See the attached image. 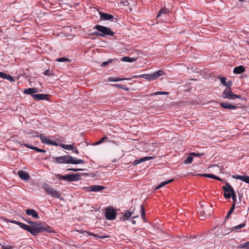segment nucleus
I'll use <instances>...</instances> for the list:
<instances>
[{
  "label": "nucleus",
  "mask_w": 249,
  "mask_h": 249,
  "mask_svg": "<svg viewBox=\"0 0 249 249\" xmlns=\"http://www.w3.org/2000/svg\"><path fill=\"white\" fill-rule=\"evenodd\" d=\"M29 223L31 224L29 232L34 236L47 230V229L39 222H29Z\"/></svg>",
  "instance_id": "1"
},
{
  "label": "nucleus",
  "mask_w": 249,
  "mask_h": 249,
  "mask_svg": "<svg viewBox=\"0 0 249 249\" xmlns=\"http://www.w3.org/2000/svg\"><path fill=\"white\" fill-rule=\"evenodd\" d=\"M93 29H96L98 31L101 33H99L98 32H95L94 33L95 35H98L101 36H113L114 35V32H112L110 28L105 26L97 25L94 27Z\"/></svg>",
  "instance_id": "2"
},
{
  "label": "nucleus",
  "mask_w": 249,
  "mask_h": 249,
  "mask_svg": "<svg viewBox=\"0 0 249 249\" xmlns=\"http://www.w3.org/2000/svg\"><path fill=\"white\" fill-rule=\"evenodd\" d=\"M43 189L48 195L51 196L52 197L57 198H60L61 197V194L59 192L47 184H44Z\"/></svg>",
  "instance_id": "3"
},
{
  "label": "nucleus",
  "mask_w": 249,
  "mask_h": 249,
  "mask_svg": "<svg viewBox=\"0 0 249 249\" xmlns=\"http://www.w3.org/2000/svg\"><path fill=\"white\" fill-rule=\"evenodd\" d=\"M222 97L224 99H228L230 100H234L236 98H241L240 95L233 93L231 91V88H226L222 93Z\"/></svg>",
  "instance_id": "4"
},
{
  "label": "nucleus",
  "mask_w": 249,
  "mask_h": 249,
  "mask_svg": "<svg viewBox=\"0 0 249 249\" xmlns=\"http://www.w3.org/2000/svg\"><path fill=\"white\" fill-rule=\"evenodd\" d=\"M56 177L58 179L68 181H77L80 179V176L78 174H69L65 176L57 175Z\"/></svg>",
  "instance_id": "5"
},
{
  "label": "nucleus",
  "mask_w": 249,
  "mask_h": 249,
  "mask_svg": "<svg viewBox=\"0 0 249 249\" xmlns=\"http://www.w3.org/2000/svg\"><path fill=\"white\" fill-rule=\"evenodd\" d=\"M105 216L107 219L115 220L116 217V210L112 207H107L106 209Z\"/></svg>",
  "instance_id": "6"
},
{
  "label": "nucleus",
  "mask_w": 249,
  "mask_h": 249,
  "mask_svg": "<svg viewBox=\"0 0 249 249\" xmlns=\"http://www.w3.org/2000/svg\"><path fill=\"white\" fill-rule=\"evenodd\" d=\"M222 189L224 191V196L227 199L231 198L232 194L235 192L233 188L229 183L226 184V186H223Z\"/></svg>",
  "instance_id": "7"
},
{
  "label": "nucleus",
  "mask_w": 249,
  "mask_h": 249,
  "mask_svg": "<svg viewBox=\"0 0 249 249\" xmlns=\"http://www.w3.org/2000/svg\"><path fill=\"white\" fill-rule=\"evenodd\" d=\"M41 142L45 144L57 146L58 143L55 142H53L51 140H50L48 137H47L45 134H40L39 136Z\"/></svg>",
  "instance_id": "8"
},
{
  "label": "nucleus",
  "mask_w": 249,
  "mask_h": 249,
  "mask_svg": "<svg viewBox=\"0 0 249 249\" xmlns=\"http://www.w3.org/2000/svg\"><path fill=\"white\" fill-rule=\"evenodd\" d=\"M70 159H71V156H63L55 158L54 160L58 163L69 164V162H70L69 161Z\"/></svg>",
  "instance_id": "9"
},
{
  "label": "nucleus",
  "mask_w": 249,
  "mask_h": 249,
  "mask_svg": "<svg viewBox=\"0 0 249 249\" xmlns=\"http://www.w3.org/2000/svg\"><path fill=\"white\" fill-rule=\"evenodd\" d=\"M84 189L88 192H100L105 189L104 187L100 185H91L89 187H84Z\"/></svg>",
  "instance_id": "10"
},
{
  "label": "nucleus",
  "mask_w": 249,
  "mask_h": 249,
  "mask_svg": "<svg viewBox=\"0 0 249 249\" xmlns=\"http://www.w3.org/2000/svg\"><path fill=\"white\" fill-rule=\"evenodd\" d=\"M100 19L101 20H111L113 18V15L107 13H103L102 12H99Z\"/></svg>",
  "instance_id": "11"
},
{
  "label": "nucleus",
  "mask_w": 249,
  "mask_h": 249,
  "mask_svg": "<svg viewBox=\"0 0 249 249\" xmlns=\"http://www.w3.org/2000/svg\"><path fill=\"white\" fill-rule=\"evenodd\" d=\"M219 104L221 107H222L223 108H224L225 109L233 110V109H235L237 108L236 106H235L233 105H231L228 103L223 102V103H219Z\"/></svg>",
  "instance_id": "12"
},
{
  "label": "nucleus",
  "mask_w": 249,
  "mask_h": 249,
  "mask_svg": "<svg viewBox=\"0 0 249 249\" xmlns=\"http://www.w3.org/2000/svg\"><path fill=\"white\" fill-rule=\"evenodd\" d=\"M233 178L240 179L243 181L249 184V176H241V175H233L232 177Z\"/></svg>",
  "instance_id": "13"
},
{
  "label": "nucleus",
  "mask_w": 249,
  "mask_h": 249,
  "mask_svg": "<svg viewBox=\"0 0 249 249\" xmlns=\"http://www.w3.org/2000/svg\"><path fill=\"white\" fill-rule=\"evenodd\" d=\"M154 159V157H143V158H140L139 159H136L134 161H133V164L135 165H136L142 162H143V161H146V160H152Z\"/></svg>",
  "instance_id": "14"
},
{
  "label": "nucleus",
  "mask_w": 249,
  "mask_h": 249,
  "mask_svg": "<svg viewBox=\"0 0 249 249\" xmlns=\"http://www.w3.org/2000/svg\"><path fill=\"white\" fill-rule=\"evenodd\" d=\"M32 97L35 100H43L47 99L48 95L46 94H37L32 95Z\"/></svg>",
  "instance_id": "15"
},
{
  "label": "nucleus",
  "mask_w": 249,
  "mask_h": 249,
  "mask_svg": "<svg viewBox=\"0 0 249 249\" xmlns=\"http://www.w3.org/2000/svg\"><path fill=\"white\" fill-rule=\"evenodd\" d=\"M38 92V89L36 88H29L24 90L23 93L26 94L35 95L34 93Z\"/></svg>",
  "instance_id": "16"
},
{
  "label": "nucleus",
  "mask_w": 249,
  "mask_h": 249,
  "mask_svg": "<svg viewBox=\"0 0 249 249\" xmlns=\"http://www.w3.org/2000/svg\"><path fill=\"white\" fill-rule=\"evenodd\" d=\"M164 74V71L162 70H159L155 71L153 73H151L152 80H154L157 79L160 76Z\"/></svg>",
  "instance_id": "17"
},
{
  "label": "nucleus",
  "mask_w": 249,
  "mask_h": 249,
  "mask_svg": "<svg viewBox=\"0 0 249 249\" xmlns=\"http://www.w3.org/2000/svg\"><path fill=\"white\" fill-rule=\"evenodd\" d=\"M26 213L28 215H31L36 218H38L37 213L34 209H27L26 210Z\"/></svg>",
  "instance_id": "18"
},
{
  "label": "nucleus",
  "mask_w": 249,
  "mask_h": 249,
  "mask_svg": "<svg viewBox=\"0 0 249 249\" xmlns=\"http://www.w3.org/2000/svg\"><path fill=\"white\" fill-rule=\"evenodd\" d=\"M0 77L4 79H7L11 82L14 81V78L11 75L7 74L3 72L0 71Z\"/></svg>",
  "instance_id": "19"
},
{
  "label": "nucleus",
  "mask_w": 249,
  "mask_h": 249,
  "mask_svg": "<svg viewBox=\"0 0 249 249\" xmlns=\"http://www.w3.org/2000/svg\"><path fill=\"white\" fill-rule=\"evenodd\" d=\"M71 159H70L69 163L71 164H84L85 163V161L81 159H77L76 158H73L72 156H71Z\"/></svg>",
  "instance_id": "20"
},
{
  "label": "nucleus",
  "mask_w": 249,
  "mask_h": 249,
  "mask_svg": "<svg viewBox=\"0 0 249 249\" xmlns=\"http://www.w3.org/2000/svg\"><path fill=\"white\" fill-rule=\"evenodd\" d=\"M170 12V11L168 9L166 8H163L160 11L159 13L157 15V18H159L160 17H161L162 16L164 17L165 15H166L167 14H169Z\"/></svg>",
  "instance_id": "21"
},
{
  "label": "nucleus",
  "mask_w": 249,
  "mask_h": 249,
  "mask_svg": "<svg viewBox=\"0 0 249 249\" xmlns=\"http://www.w3.org/2000/svg\"><path fill=\"white\" fill-rule=\"evenodd\" d=\"M18 175L20 178L25 180L28 179L29 178L28 174L25 171H19L18 172Z\"/></svg>",
  "instance_id": "22"
},
{
  "label": "nucleus",
  "mask_w": 249,
  "mask_h": 249,
  "mask_svg": "<svg viewBox=\"0 0 249 249\" xmlns=\"http://www.w3.org/2000/svg\"><path fill=\"white\" fill-rule=\"evenodd\" d=\"M245 71V69L243 66L236 67L233 69V72L235 74H240Z\"/></svg>",
  "instance_id": "23"
},
{
  "label": "nucleus",
  "mask_w": 249,
  "mask_h": 249,
  "mask_svg": "<svg viewBox=\"0 0 249 249\" xmlns=\"http://www.w3.org/2000/svg\"><path fill=\"white\" fill-rule=\"evenodd\" d=\"M133 213L131 212L129 210L126 211L122 219L123 220H126L132 216Z\"/></svg>",
  "instance_id": "24"
},
{
  "label": "nucleus",
  "mask_w": 249,
  "mask_h": 249,
  "mask_svg": "<svg viewBox=\"0 0 249 249\" xmlns=\"http://www.w3.org/2000/svg\"><path fill=\"white\" fill-rule=\"evenodd\" d=\"M138 59L137 57L130 58L127 56H124L122 58L121 60L124 62H133L136 61Z\"/></svg>",
  "instance_id": "25"
},
{
  "label": "nucleus",
  "mask_w": 249,
  "mask_h": 249,
  "mask_svg": "<svg viewBox=\"0 0 249 249\" xmlns=\"http://www.w3.org/2000/svg\"><path fill=\"white\" fill-rule=\"evenodd\" d=\"M18 226L22 229H23L29 232L30 231V226L27 225L22 223L21 222H20Z\"/></svg>",
  "instance_id": "26"
},
{
  "label": "nucleus",
  "mask_w": 249,
  "mask_h": 249,
  "mask_svg": "<svg viewBox=\"0 0 249 249\" xmlns=\"http://www.w3.org/2000/svg\"><path fill=\"white\" fill-rule=\"evenodd\" d=\"M59 146L66 150H71L72 148L73 145L64 144L63 143H61L59 144Z\"/></svg>",
  "instance_id": "27"
},
{
  "label": "nucleus",
  "mask_w": 249,
  "mask_h": 249,
  "mask_svg": "<svg viewBox=\"0 0 249 249\" xmlns=\"http://www.w3.org/2000/svg\"><path fill=\"white\" fill-rule=\"evenodd\" d=\"M139 77H141V78H143L148 80H152V77H151V73L148 74H142V75H140Z\"/></svg>",
  "instance_id": "28"
},
{
  "label": "nucleus",
  "mask_w": 249,
  "mask_h": 249,
  "mask_svg": "<svg viewBox=\"0 0 249 249\" xmlns=\"http://www.w3.org/2000/svg\"><path fill=\"white\" fill-rule=\"evenodd\" d=\"M112 85V86L118 88V89H123L126 91L128 90V89L127 88H126L125 86H123L121 84H114Z\"/></svg>",
  "instance_id": "29"
},
{
  "label": "nucleus",
  "mask_w": 249,
  "mask_h": 249,
  "mask_svg": "<svg viewBox=\"0 0 249 249\" xmlns=\"http://www.w3.org/2000/svg\"><path fill=\"white\" fill-rule=\"evenodd\" d=\"M126 79L124 78H117L115 77H109L108 78V81L109 82H117L120 81H123L124 80H125Z\"/></svg>",
  "instance_id": "30"
},
{
  "label": "nucleus",
  "mask_w": 249,
  "mask_h": 249,
  "mask_svg": "<svg viewBox=\"0 0 249 249\" xmlns=\"http://www.w3.org/2000/svg\"><path fill=\"white\" fill-rule=\"evenodd\" d=\"M169 93L165 91H157L152 93L150 95H168Z\"/></svg>",
  "instance_id": "31"
},
{
  "label": "nucleus",
  "mask_w": 249,
  "mask_h": 249,
  "mask_svg": "<svg viewBox=\"0 0 249 249\" xmlns=\"http://www.w3.org/2000/svg\"><path fill=\"white\" fill-rule=\"evenodd\" d=\"M235 203H234L231 209L230 210V211L228 212V214H227V215L226 216V218H227L228 217H229L230 216V215L231 214V213L233 212V211H234V209H235Z\"/></svg>",
  "instance_id": "32"
},
{
  "label": "nucleus",
  "mask_w": 249,
  "mask_h": 249,
  "mask_svg": "<svg viewBox=\"0 0 249 249\" xmlns=\"http://www.w3.org/2000/svg\"><path fill=\"white\" fill-rule=\"evenodd\" d=\"M193 158L192 156H188L187 158L184 160V163L185 164L190 163L192 162Z\"/></svg>",
  "instance_id": "33"
},
{
  "label": "nucleus",
  "mask_w": 249,
  "mask_h": 249,
  "mask_svg": "<svg viewBox=\"0 0 249 249\" xmlns=\"http://www.w3.org/2000/svg\"><path fill=\"white\" fill-rule=\"evenodd\" d=\"M246 224L245 223H242L237 226H235V227H234L232 228V230H238V229H242L243 228H244Z\"/></svg>",
  "instance_id": "34"
},
{
  "label": "nucleus",
  "mask_w": 249,
  "mask_h": 249,
  "mask_svg": "<svg viewBox=\"0 0 249 249\" xmlns=\"http://www.w3.org/2000/svg\"><path fill=\"white\" fill-rule=\"evenodd\" d=\"M108 138L106 136L103 137L100 141H98L97 142L94 143V145H98L104 142L105 140H107Z\"/></svg>",
  "instance_id": "35"
},
{
  "label": "nucleus",
  "mask_w": 249,
  "mask_h": 249,
  "mask_svg": "<svg viewBox=\"0 0 249 249\" xmlns=\"http://www.w3.org/2000/svg\"><path fill=\"white\" fill-rule=\"evenodd\" d=\"M200 176H202V177L212 178H213V179H214V178H215V176L214 175H213V174H202Z\"/></svg>",
  "instance_id": "36"
},
{
  "label": "nucleus",
  "mask_w": 249,
  "mask_h": 249,
  "mask_svg": "<svg viewBox=\"0 0 249 249\" xmlns=\"http://www.w3.org/2000/svg\"><path fill=\"white\" fill-rule=\"evenodd\" d=\"M141 216L142 218H144L145 215V211L144 209V207L142 205L141 206Z\"/></svg>",
  "instance_id": "37"
},
{
  "label": "nucleus",
  "mask_w": 249,
  "mask_h": 249,
  "mask_svg": "<svg viewBox=\"0 0 249 249\" xmlns=\"http://www.w3.org/2000/svg\"><path fill=\"white\" fill-rule=\"evenodd\" d=\"M239 247L240 248H245L249 247V241L240 245Z\"/></svg>",
  "instance_id": "38"
},
{
  "label": "nucleus",
  "mask_w": 249,
  "mask_h": 249,
  "mask_svg": "<svg viewBox=\"0 0 249 249\" xmlns=\"http://www.w3.org/2000/svg\"><path fill=\"white\" fill-rule=\"evenodd\" d=\"M232 84V82L231 80H229L228 82H226V84H225L224 86L226 87V88H231V86Z\"/></svg>",
  "instance_id": "39"
},
{
  "label": "nucleus",
  "mask_w": 249,
  "mask_h": 249,
  "mask_svg": "<svg viewBox=\"0 0 249 249\" xmlns=\"http://www.w3.org/2000/svg\"><path fill=\"white\" fill-rule=\"evenodd\" d=\"M3 249H12L13 248L9 245L4 244L1 246Z\"/></svg>",
  "instance_id": "40"
},
{
  "label": "nucleus",
  "mask_w": 249,
  "mask_h": 249,
  "mask_svg": "<svg viewBox=\"0 0 249 249\" xmlns=\"http://www.w3.org/2000/svg\"><path fill=\"white\" fill-rule=\"evenodd\" d=\"M68 60H69L67 58H65V57L59 58L57 59V60H56V61L57 62H60L68 61Z\"/></svg>",
  "instance_id": "41"
},
{
  "label": "nucleus",
  "mask_w": 249,
  "mask_h": 249,
  "mask_svg": "<svg viewBox=\"0 0 249 249\" xmlns=\"http://www.w3.org/2000/svg\"><path fill=\"white\" fill-rule=\"evenodd\" d=\"M190 155L195 156L196 157H200V156H202L204 155V154L203 153H195V152L191 153L190 154Z\"/></svg>",
  "instance_id": "42"
},
{
  "label": "nucleus",
  "mask_w": 249,
  "mask_h": 249,
  "mask_svg": "<svg viewBox=\"0 0 249 249\" xmlns=\"http://www.w3.org/2000/svg\"><path fill=\"white\" fill-rule=\"evenodd\" d=\"M34 150L38 152H43V153H45L46 152V151L45 150L38 148H37L36 147H35V148H34Z\"/></svg>",
  "instance_id": "43"
},
{
  "label": "nucleus",
  "mask_w": 249,
  "mask_h": 249,
  "mask_svg": "<svg viewBox=\"0 0 249 249\" xmlns=\"http://www.w3.org/2000/svg\"><path fill=\"white\" fill-rule=\"evenodd\" d=\"M220 82H221V83H222L224 85H225V84H226V78L224 77H221L220 78Z\"/></svg>",
  "instance_id": "44"
},
{
  "label": "nucleus",
  "mask_w": 249,
  "mask_h": 249,
  "mask_svg": "<svg viewBox=\"0 0 249 249\" xmlns=\"http://www.w3.org/2000/svg\"><path fill=\"white\" fill-rule=\"evenodd\" d=\"M231 197H232V200L234 201V203H235V202L236 201V197L235 192L232 194Z\"/></svg>",
  "instance_id": "45"
},
{
  "label": "nucleus",
  "mask_w": 249,
  "mask_h": 249,
  "mask_svg": "<svg viewBox=\"0 0 249 249\" xmlns=\"http://www.w3.org/2000/svg\"><path fill=\"white\" fill-rule=\"evenodd\" d=\"M173 180V179H169L168 180H166V181H163L162 182L163 183V184L164 186V185L172 182Z\"/></svg>",
  "instance_id": "46"
},
{
  "label": "nucleus",
  "mask_w": 249,
  "mask_h": 249,
  "mask_svg": "<svg viewBox=\"0 0 249 249\" xmlns=\"http://www.w3.org/2000/svg\"><path fill=\"white\" fill-rule=\"evenodd\" d=\"M112 60H109L108 61L104 62H103L102 66H105L107 65L108 63H111L112 62Z\"/></svg>",
  "instance_id": "47"
},
{
  "label": "nucleus",
  "mask_w": 249,
  "mask_h": 249,
  "mask_svg": "<svg viewBox=\"0 0 249 249\" xmlns=\"http://www.w3.org/2000/svg\"><path fill=\"white\" fill-rule=\"evenodd\" d=\"M67 170H71V171H73L76 172V171H83V169H82L69 168Z\"/></svg>",
  "instance_id": "48"
},
{
  "label": "nucleus",
  "mask_w": 249,
  "mask_h": 249,
  "mask_svg": "<svg viewBox=\"0 0 249 249\" xmlns=\"http://www.w3.org/2000/svg\"><path fill=\"white\" fill-rule=\"evenodd\" d=\"M24 145L25 146H26V147H28L30 149H33L34 150V148H35V146H33L30 144H24Z\"/></svg>",
  "instance_id": "49"
},
{
  "label": "nucleus",
  "mask_w": 249,
  "mask_h": 249,
  "mask_svg": "<svg viewBox=\"0 0 249 249\" xmlns=\"http://www.w3.org/2000/svg\"><path fill=\"white\" fill-rule=\"evenodd\" d=\"M163 186H164V185H163V183H162V182H161V183H160L159 184V185H158V186H157L156 187V188H155V189H156V190H158V189H160V188H161V187H163Z\"/></svg>",
  "instance_id": "50"
},
{
  "label": "nucleus",
  "mask_w": 249,
  "mask_h": 249,
  "mask_svg": "<svg viewBox=\"0 0 249 249\" xmlns=\"http://www.w3.org/2000/svg\"><path fill=\"white\" fill-rule=\"evenodd\" d=\"M9 222H11V223H12L16 224H17L18 225H19V224L20 223V222L17 221L16 220H10Z\"/></svg>",
  "instance_id": "51"
},
{
  "label": "nucleus",
  "mask_w": 249,
  "mask_h": 249,
  "mask_svg": "<svg viewBox=\"0 0 249 249\" xmlns=\"http://www.w3.org/2000/svg\"><path fill=\"white\" fill-rule=\"evenodd\" d=\"M222 231V230H218L217 231V234H216V235L217 236H218L219 237H221L222 236V234H219V232H221Z\"/></svg>",
  "instance_id": "52"
},
{
  "label": "nucleus",
  "mask_w": 249,
  "mask_h": 249,
  "mask_svg": "<svg viewBox=\"0 0 249 249\" xmlns=\"http://www.w3.org/2000/svg\"><path fill=\"white\" fill-rule=\"evenodd\" d=\"M83 232H87L88 233V235H91V236H96V235L94 234V233H91V232H87V231H83Z\"/></svg>",
  "instance_id": "53"
},
{
  "label": "nucleus",
  "mask_w": 249,
  "mask_h": 249,
  "mask_svg": "<svg viewBox=\"0 0 249 249\" xmlns=\"http://www.w3.org/2000/svg\"><path fill=\"white\" fill-rule=\"evenodd\" d=\"M44 74L45 75H49V70H46L44 72Z\"/></svg>",
  "instance_id": "54"
},
{
  "label": "nucleus",
  "mask_w": 249,
  "mask_h": 249,
  "mask_svg": "<svg viewBox=\"0 0 249 249\" xmlns=\"http://www.w3.org/2000/svg\"><path fill=\"white\" fill-rule=\"evenodd\" d=\"M214 179H217V180H218L220 181L222 180V179L221 178H220L219 177L215 176V178H214Z\"/></svg>",
  "instance_id": "55"
},
{
  "label": "nucleus",
  "mask_w": 249,
  "mask_h": 249,
  "mask_svg": "<svg viewBox=\"0 0 249 249\" xmlns=\"http://www.w3.org/2000/svg\"><path fill=\"white\" fill-rule=\"evenodd\" d=\"M74 152H75L77 154H79V151L77 149H75V151H74Z\"/></svg>",
  "instance_id": "56"
},
{
  "label": "nucleus",
  "mask_w": 249,
  "mask_h": 249,
  "mask_svg": "<svg viewBox=\"0 0 249 249\" xmlns=\"http://www.w3.org/2000/svg\"><path fill=\"white\" fill-rule=\"evenodd\" d=\"M75 149H77L76 148L72 146V148L71 150L74 152L75 151Z\"/></svg>",
  "instance_id": "57"
},
{
  "label": "nucleus",
  "mask_w": 249,
  "mask_h": 249,
  "mask_svg": "<svg viewBox=\"0 0 249 249\" xmlns=\"http://www.w3.org/2000/svg\"><path fill=\"white\" fill-rule=\"evenodd\" d=\"M213 167H216L217 169H219V167L218 166H217V165H214Z\"/></svg>",
  "instance_id": "58"
},
{
  "label": "nucleus",
  "mask_w": 249,
  "mask_h": 249,
  "mask_svg": "<svg viewBox=\"0 0 249 249\" xmlns=\"http://www.w3.org/2000/svg\"><path fill=\"white\" fill-rule=\"evenodd\" d=\"M132 222L133 224H135V221H134V220L132 221Z\"/></svg>",
  "instance_id": "59"
},
{
  "label": "nucleus",
  "mask_w": 249,
  "mask_h": 249,
  "mask_svg": "<svg viewBox=\"0 0 249 249\" xmlns=\"http://www.w3.org/2000/svg\"><path fill=\"white\" fill-rule=\"evenodd\" d=\"M239 0L240 1L242 2V1H243L244 0Z\"/></svg>",
  "instance_id": "60"
},
{
  "label": "nucleus",
  "mask_w": 249,
  "mask_h": 249,
  "mask_svg": "<svg viewBox=\"0 0 249 249\" xmlns=\"http://www.w3.org/2000/svg\"><path fill=\"white\" fill-rule=\"evenodd\" d=\"M37 136H38V135H36V136H34V137H37Z\"/></svg>",
  "instance_id": "61"
}]
</instances>
